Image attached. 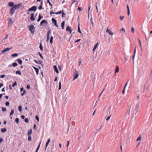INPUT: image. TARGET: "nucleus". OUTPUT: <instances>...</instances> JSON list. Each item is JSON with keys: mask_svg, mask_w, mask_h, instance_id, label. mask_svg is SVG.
<instances>
[{"mask_svg": "<svg viewBox=\"0 0 152 152\" xmlns=\"http://www.w3.org/2000/svg\"><path fill=\"white\" fill-rule=\"evenodd\" d=\"M29 30L31 33H34L35 31V27L33 25H31L28 26Z\"/></svg>", "mask_w": 152, "mask_h": 152, "instance_id": "f257e3e1", "label": "nucleus"}, {"mask_svg": "<svg viewBox=\"0 0 152 152\" xmlns=\"http://www.w3.org/2000/svg\"><path fill=\"white\" fill-rule=\"evenodd\" d=\"M79 75L78 72L77 71L76 69H75V72L74 73V77L72 80V81L74 80L77 79Z\"/></svg>", "mask_w": 152, "mask_h": 152, "instance_id": "f03ea898", "label": "nucleus"}, {"mask_svg": "<svg viewBox=\"0 0 152 152\" xmlns=\"http://www.w3.org/2000/svg\"><path fill=\"white\" fill-rule=\"evenodd\" d=\"M37 6H34L32 7L31 8L29 9L28 10V12H29L33 11H35L36 10H37Z\"/></svg>", "mask_w": 152, "mask_h": 152, "instance_id": "7ed1b4c3", "label": "nucleus"}, {"mask_svg": "<svg viewBox=\"0 0 152 152\" xmlns=\"http://www.w3.org/2000/svg\"><path fill=\"white\" fill-rule=\"evenodd\" d=\"M15 10L13 7L11 8L10 11V13L11 15L13 14Z\"/></svg>", "mask_w": 152, "mask_h": 152, "instance_id": "20e7f679", "label": "nucleus"}, {"mask_svg": "<svg viewBox=\"0 0 152 152\" xmlns=\"http://www.w3.org/2000/svg\"><path fill=\"white\" fill-rule=\"evenodd\" d=\"M106 31V32L108 33L110 35L112 36L113 34V33L110 30H109L108 28H107V29Z\"/></svg>", "mask_w": 152, "mask_h": 152, "instance_id": "39448f33", "label": "nucleus"}, {"mask_svg": "<svg viewBox=\"0 0 152 152\" xmlns=\"http://www.w3.org/2000/svg\"><path fill=\"white\" fill-rule=\"evenodd\" d=\"M47 23V22L46 20H43L41 22L40 24V26H42L43 24L45 23V24H46Z\"/></svg>", "mask_w": 152, "mask_h": 152, "instance_id": "423d86ee", "label": "nucleus"}, {"mask_svg": "<svg viewBox=\"0 0 152 152\" xmlns=\"http://www.w3.org/2000/svg\"><path fill=\"white\" fill-rule=\"evenodd\" d=\"M12 48H5L2 51V52L3 53H4V52H7V51H9L11 49H12Z\"/></svg>", "mask_w": 152, "mask_h": 152, "instance_id": "0eeeda50", "label": "nucleus"}, {"mask_svg": "<svg viewBox=\"0 0 152 152\" xmlns=\"http://www.w3.org/2000/svg\"><path fill=\"white\" fill-rule=\"evenodd\" d=\"M102 127V126L99 124H98L97 125V127L98 128L97 130V132H98L100 130Z\"/></svg>", "mask_w": 152, "mask_h": 152, "instance_id": "6e6552de", "label": "nucleus"}, {"mask_svg": "<svg viewBox=\"0 0 152 152\" xmlns=\"http://www.w3.org/2000/svg\"><path fill=\"white\" fill-rule=\"evenodd\" d=\"M34 68V69L35 70L36 72L37 73V75L39 73V69L38 68L36 67H35L32 66Z\"/></svg>", "mask_w": 152, "mask_h": 152, "instance_id": "1a4fd4ad", "label": "nucleus"}, {"mask_svg": "<svg viewBox=\"0 0 152 152\" xmlns=\"http://www.w3.org/2000/svg\"><path fill=\"white\" fill-rule=\"evenodd\" d=\"M66 31H69V32H70V33H71L72 32V30L70 28V27L69 26H68L66 28Z\"/></svg>", "mask_w": 152, "mask_h": 152, "instance_id": "9d476101", "label": "nucleus"}, {"mask_svg": "<svg viewBox=\"0 0 152 152\" xmlns=\"http://www.w3.org/2000/svg\"><path fill=\"white\" fill-rule=\"evenodd\" d=\"M20 5V4H19L17 5H15L14 6V7H13L15 8V9L16 10L18 8Z\"/></svg>", "mask_w": 152, "mask_h": 152, "instance_id": "9b49d317", "label": "nucleus"}, {"mask_svg": "<svg viewBox=\"0 0 152 152\" xmlns=\"http://www.w3.org/2000/svg\"><path fill=\"white\" fill-rule=\"evenodd\" d=\"M34 14L33 13H32L31 14V17H30V19L32 21H34L35 20V19L34 17Z\"/></svg>", "mask_w": 152, "mask_h": 152, "instance_id": "f8f14e48", "label": "nucleus"}, {"mask_svg": "<svg viewBox=\"0 0 152 152\" xmlns=\"http://www.w3.org/2000/svg\"><path fill=\"white\" fill-rule=\"evenodd\" d=\"M136 47H135V49H134V54H133V57H132V59L133 60V61H134V57H135V53H136Z\"/></svg>", "mask_w": 152, "mask_h": 152, "instance_id": "ddd939ff", "label": "nucleus"}, {"mask_svg": "<svg viewBox=\"0 0 152 152\" xmlns=\"http://www.w3.org/2000/svg\"><path fill=\"white\" fill-rule=\"evenodd\" d=\"M54 68L56 72L58 74V71L57 69V67L56 65L54 66Z\"/></svg>", "mask_w": 152, "mask_h": 152, "instance_id": "4468645a", "label": "nucleus"}, {"mask_svg": "<svg viewBox=\"0 0 152 152\" xmlns=\"http://www.w3.org/2000/svg\"><path fill=\"white\" fill-rule=\"evenodd\" d=\"M119 68L118 67V66H116L115 69V73L116 74V73H118L119 71Z\"/></svg>", "mask_w": 152, "mask_h": 152, "instance_id": "2eb2a0df", "label": "nucleus"}, {"mask_svg": "<svg viewBox=\"0 0 152 152\" xmlns=\"http://www.w3.org/2000/svg\"><path fill=\"white\" fill-rule=\"evenodd\" d=\"M8 5L10 7H13L14 4L13 2H9L8 4Z\"/></svg>", "mask_w": 152, "mask_h": 152, "instance_id": "dca6fc26", "label": "nucleus"}, {"mask_svg": "<svg viewBox=\"0 0 152 152\" xmlns=\"http://www.w3.org/2000/svg\"><path fill=\"white\" fill-rule=\"evenodd\" d=\"M43 18V16H41L40 14L39 15L38 18L37 20L38 22H39L40 20Z\"/></svg>", "mask_w": 152, "mask_h": 152, "instance_id": "f3484780", "label": "nucleus"}, {"mask_svg": "<svg viewBox=\"0 0 152 152\" xmlns=\"http://www.w3.org/2000/svg\"><path fill=\"white\" fill-rule=\"evenodd\" d=\"M77 31L80 34H82V32H81V30H80V24H79V23H78V28Z\"/></svg>", "mask_w": 152, "mask_h": 152, "instance_id": "a211bd4d", "label": "nucleus"}, {"mask_svg": "<svg viewBox=\"0 0 152 152\" xmlns=\"http://www.w3.org/2000/svg\"><path fill=\"white\" fill-rule=\"evenodd\" d=\"M98 42L94 46V48L93 49V50L94 51H94L97 48V47L98 46Z\"/></svg>", "mask_w": 152, "mask_h": 152, "instance_id": "6ab92c4d", "label": "nucleus"}, {"mask_svg": "<svg viewBox=\"0 0 152 152\" xmlns=\"http://www.w3.org/2000/svg\"><path fill=\"white\" fill-rule=\"evenodd\" d=\"M12 24V22L11 19H10L8 22V26H11Z\"/></svg>", "mask_w": 152, "mask_h": 152, "instance_id": "aec40b11", "label": "nucleus"}, {"mask_svg": "<svg viewBox=\"0 0 152 152\" xmlns=\"http://www.w3.org/2000/svg\"><path fill=\"white\" fill-rule=\"evenodd\" d=\"M34 61L37 64H41L42 63V61H41L39 60L38 61H37L36 60H34Z\"/></svg>", "mask_w": 152, "mask_h": 152, "instance_id": "412c9836", "label": "nucleus"}, {"mask_svg": "<svg viewBox=\"0 0 152 152\" xmlns=\"http://www.w3.org/2000/svg\"><path fill=\"white\" fill-rule=\"evenodd\" d=\"M50 139H48V141H47L46 143V147H45V149H46L47 147L48 146V144H49V142H50Z\"/></svg>", "mask_w": 152, "mask_h": 152, "instance_id": "4be33fe9", "label": "nucleus"}, {"mask_svg": "<svg viewBox=\"0 0 152 152\" xmlns=\"http://www.w3.org/2000/svg\"><path fill=\"white\" fill-rule=\"evenodd\" d=\"M7 131V129L6 128H4L3 129H1V131L2 132L4 133L5 132Z\"/></svg>", "mask_w": 152, "mask_h": 152, "instance_id": "5701e85b", "label": "nucleus"}, {"mask_svg": "<svg viewBox=\"0 0 152 152\" xmlns=\"http://www.w3.org/2000/svg\"><path fill=\"white\" fill-rule=\"evenodd\" d=\"M65 24V22L64 21H63L61 25V28L62 29H64V26Z\"/></svg>", "mask_w": 152, "mask_h": 152, "instance_id": "b1692460", "label": "nucleus"}, {"mask_svg": "<svg viewBox=\"0 0 152 152\" xmlns=\"http://www.w3.org/2000/svg\"><path fill=\"white\" fill-rule=\"evenodd\" d=\"M17 61H18V62L20 64H21L22 63V61L20 59H17Z\"/></svg>", "mask_w": 152, "mask_h": 152, "instance_id": "393cba45", "label": "nucleus"}, {"mask_svg": "<svg viewBox=\"0 0 152 152\" xmlns=\"http://www.w3.org/2000/svg\"><path fill=\"white\" fill-rule=\"evenodd\" d=\"M139 102H137L136 103V106H135V109L136 110H137V109L138 108V107L139 106Z\"/></svg>", "mask_w": 152, "mask_h": 152, "instance_id": "a878e982", "label": "nucleus"}, {"mask_svg": "<svg viewBox=\"0 0 152 152\" xmlns=\"http://www.w3.org/2000/svg\"><path fill=\"white\" fill-rule=\"evenodd\" d=\"M138 40L139 43V44L140 45V49H141V50H142V45H141V41H140V39L139 38L138 39Z\"/></svg>", "mask_w": 152, "mask_h": 152, "instance_id": "bb28decb", "label": "nucleus"}, {"mask_svg": "<svg viewBox=\"0 0 152 152\" xmlns=\"http://www.w3.org/2000/svg\"><path fill=\"white\" fill-rule=\"evenodd\" d=\"M41 142H40L36 150V152H37L39 148V147H40V144H41Z\"/></svg>", "mask_w": 152, "mask_h": 152, "instance_id": "cd10ccee", "label": "nucleus"}, {"mask_svg": "<svg viewBox=\"0 0 152 152\" xmlns=\"http://www.w3.org/2000/svg\"><path fill=\"white\" fill-rule=\"evenodd\" d=\"M32 133V129H30L28 132V135H31Z\"/></svg>", "mask_w": 152, "mask_h": 152, "instance_id": "c85d7f7f", "label": "nucleus"}, {"mask_svg": "<svg viewBox=\"0 0 152 152\" xmlns=\"http://www.w3.org/2000/svg\"><path fill=\"white\" fill-rule=\"evenodd\" d=\"M18 56V54L17 53H15V54H12V55H11V56L12 57H17Z\"/></svg>", "mask_w": 152, "mask_h": 152, "instance_id": "c756f323", "label": "nucleus"}, {"mask_svg": "<svg viewBox=\"0 0 152 152\" xmlns=\"http://www.w3.org/2000/svg\"><path fill=\"white\" fill-rule=\"evenodd\" d=\"M52 22L54 23H56L57 22L56 20L54 18H52Z\"/></svg>", "mask_w": 152, "mask_h": 152, "instance_id": "7c9ffc66", "label": "nucleus"}, {"mask_svg": "<svg viewBox=\"0 0 152 152\" xmlns=\"http://www.w3.org/2000/svg\"><path fill=\"white\" fill-rule=\"evenodd\" d=\"M15 73H16V74H18L19 75H21V72H20V71H19V70L16 71V72Z\"/></svg>", "mask_w": 152, "mask_h": 152, "instance_id": "2f4dec72", "label": "nucleus"}, {"mask_svg": "<svg viewBox=\"0 0 152 152\" xmlns=\"http://www.w3.org/2000/svg\"><path fill=\"white\" fill-rule=\"evenodd\" d=\"M127 14L128 15H129L130 14V11L129 10V7L128 5L127 6Z\"/></svg>", "mask_w": 152, "mask_h": 152, "instance_id": "473e14b6", "label": "nucleus"}, {"mask_svg": "<svg viewBox=\"0 0 152 152\" xmlns=\"http://www.w3.org/2000/svg\"><path fill=\"white\" fill-rule=\"evenodd\" d=\"M53 37L52 36H51L50 40V42L51 44H52L53 43Z\"/></svg>", "mask_w": 152, "mask_h": 152, "instance_id": "72a5a7b5", "label": "nucleus"}, {"mask_svg": "<svg viewBox=\"0 0 152 152\" xmlns=\"http://www.w3.org/2000/svg\"><path fill=\"white\" fill-rule=\"evenodd\" d=\"M12 65L14 67H15L18 65V64L16 62L13 63L12 64Z\"/></svg>", "mask_w": 152, "mask_h": 152, "instance_id": "f704fd0d", "label": "nucleus"}, {"mask_svg": "<svg viewBox=\"0 0 152 152\" xmlns=\"http://www.w3.org/2000/svg\"><path fill=\"white\" fill-rule=\"evenodd\" d=\"M47 2L48 3H49V4L51 6V7L52 8V7H53V5H52V4H51V3L50 2L49 0H47Z\"/></svg>", "mask_w": 152, "mask_h": 152, "instance_id": "c9c22d12", "label": "nucleus"}, {"mask_svg": "<svg viewBox=\"0 0 152 152\" xmlns=\"http://www.w3.org/2000/svg\"><path fill=\"white\" fill-rule=\"evenodd\" d=\"M28 135V140L29 141H31V135Z\"/></svg>", "mask_w": 152, "mask_h": 152, "instance_id": "e433bc0d", "label": "nucleus"}, {"mask_svg": "<svg viewBox=\"0 0 152 152\" xmlns=\"http://www.w3.org/2000/svg\"><path fill=\"white\" fill-rule=\"evenodd\" d=\"M22 107L21 106H20L18 107V109L19 110L20 112H21V111H22Z\"/></svg>", "mask_w": 152, "mask_h": 152, "instance_id": "4c0bfd02", "label": "nucleus"}, {"mask_svg": "<svg viewBox=\"0 0 152 152\" xmlns=\"http://www.w3.org/2000/svg\"><path fill=\"white\" fill-rule=\"evenodd\" d=\"M39 48L42 51L43 50V47H42V45L41 44V43H40V46H39Z\"/></svg>", "mask_w": 152, "mask_h": 152, "instance_id": "58836bf2", "label": "nucleus"}, {"mask_svg": "<svg viewBox=\"0 0 152 152\" xmlns=\"http://www.w3.org/2000/svg\"><path fill=\"white\" fill-rule=\"evenodd\" d=\"M61 88V82H59V90H60Z\"/></svg>", "mask_w": 152, "mask_h": 152, "instance_id": "ea45409f", "label": "nucleus"}, {"mask_svg": "<svg viewBox=\"0 0 152 152\" xmlns=\"http://www.w3.org/2000/svg\"><path fill=\"white\" fill-rule=\"evenodd\" d=\"M15 121L17 124L19 122V119L18 118H16L15 120Z\"/></svg>", "mask_w": 152, "mask_h": 152, "instance_id": "a19ab883", "label": "nucleus"}, {"mask_svg": "<svg viewBox=\"0 0 152 152\" xmlns=\"http://www.w3.org/2000/svg\"><path fill=\"white\" fill-rule=\"evenodd\" d=\"M35 118L37 120V121L38 122H39V117H38V115H37L36 116H35Z\"/></svg>", "mask_w": 152, "mask_h": 152, "instance_id": "79ce46f5", "label": "nucleus"}, {"mask_svg": "<svg viewBox=\"0 0 152 152\" xmlns=\"http://www.w3.org/2000/svg\"><path fill=\"white\" fill-rule=\"evenodd\" d=\"M5 105L6 106H9L10 105L9 102H7L5 103Z\"/></svg>", "mask_w": 152, "mask_h": 152, "instance_id": "37998d69", "label": "nucleus"}, {"mask_svg": "<svg viewBox=\"0 0 152 152\" xmlns=\"http://www.w3.org/2000/svg\"><path fill=\"white\" fill-rule=\"evenodd\" d=\"M14 113V110H12L11 111V112L10 114V115H11L13 114Z\"/></svg>", "mask_w": 152, "mask_h": 152, "instance_id": "c03bdc74", "label": "nucleus"}, {"mask_svg": "<svg viewBox=\"0 0 152 152\" xmlns=\"http://www.w3.org/2000/svg\"><path fill=\"white\" fill-rule=\"evenodd\" d=\"M62 12V11H60L58 12H57L55 13V14H56V15L61 14V13Z\"/></svg>", "mask_w": 152, "mask_h": 152, "instance_id": "a18cd8bd", "label": "nucleus"}, {"mask_svg": "<svg viewBox=\"0 0 152 152\" xmlns=\"http://www.w3.org/2000/svg\"><path fill=\"white\" fill-rule=\"evenodd\" d=\"M119 18H120V19L121 20V21H122V20L124 19V16H120Z\"/></svg>", "mask_w": 152, "mask_h": 152, "instance_id": "49530a36", "label": "nucleus"}, {"mask_svg": "<svg viewBox=\"0 0 152 152\" xmlns=\"http://www.w3.org/2000/svg\"><path fill=\"white\" fill-rule=\"evenodd\" d=\"M24 121L26 123H28V121H29L28 120V118H25V119H24Z\"/></svg>", "mask_w": 152, "mask_h": 152, "instance_id": "de8ad7c7", "label": "nucleus"}, {"mask_svg": "<svg viewBox=\"0 0 152 152\" xmlns=\"http://www.w3.org/2000/svg\"><path fill=\"white\" fill-rule=\"evenodd\" d=\"M17 85V83L16 82H15L12 85V87H14L15 86Z\"/></svg>", "mask_w": 152, "mask_h": 152, "instance_id": "09e8293b", "label": "nucleus"}, {"mask_svg": "<svg viewBox=\"0 0 152 152\" xmlns=\"http://www.w3.org/2000/svg\"><path fill=\"white\" fill-rule=\"evenodd\" d=\"M51 33V31L50 30H49L47 32V36H49V34L50 33Z\"/></svg>", "mask_w": 152, "mask_h": 152, "instance_id": "8fccbe9b", "label": "nucleus"}, {"mask_svg": "<svg viewBox=\"0 0 152 152\" xmlns=\"http://www.w3.org/2000/svg\"><path fill=\"white\" fill-rule=\"evenodd\" d=\"M62 17H65V14L63 12V10L62 11Z\"/></svg>", "mask_w": 152, "mask_h": 152, "instance_id": "3c124183", "label": "nucleus"}, {"mask_svg": "<svg viewBox=\"0 0 152 152\" xmlns=\"http://www.w3.org/2000/svg\"><path fill=\"white\" fill-rule=\"evenodd\" d=\"M1 109L3 111H6V108L5 107H2Z\"/></svg>", "mask_w": 152, "mask_h": 152, "instance_id": "603ef678", "label": "nucleus"}, {"mask_svg": "<svg viewBox=\"0 0 152 152\" xmlns=\"http://www.w3.org/2000/svg\"><path fill=\"white\" fill-rule=\"evenodd\" d=\"M26 93V91L25 90H23V92L22 93H21V95L22 96H23L24 95V94Z\"/></svg>", "mask_w": 152, "mask_h": 152, "instance_id": "864d4df0", "label": "nucleus"}, {"mask_svg": "<svg viewBox=\"0 0 152 152\" xmlns=\"http://www.w3.org/2000/svg\"><path fill=\"white\" fill-rule=\"evenodd\" d=\"M141 136H140L137 139V141H138V140H140L141 139Z\"/></svg>", "mask_w": 152, "mask_h": 152, "instance_id": "5fc2aeb1", "label": "nucleus"}, {"mask_svg": "<svg viewBox=\"0 0 152 152\" xmlns=\"http://www.w3.org/2000/svg\"><path fill=\"white\" fill-rule=\"evenodd\" d=\"M42 9V5H40L38 7V9L39 10H41Z\"/></svg>", "mask_w": 152, "mask_h": 152, "instance_id": "6e6d98bb", "label": "nucleus"}, {"mask_svg": "<svg viewBox=\"0 0 152 152\" xmlns=\"http://www.w3.org/2000/svg\"><path fill=\"white\" fill-rule=\"evenodd\" d=\"M131 31L133 33H134V29L133 27H132L131 28Z\"/></svg>", "mask_w": 152, "mask_h": 152, "instance_id": "4d7b16f0", "label": "nucleus"}, {"mask_svg": "<svg viewBox=\"0 0 152 152\" xmlns=\"http://www.w3.org/2000/svg\"><path fill=\"white\" fill-rule=\"evenodd\" d=\"M112 106H110V107H109V109H108V110H108V111H109V113H110V110L111 109H112Z\"/></svg>", "mask_w": 152, "mask_h": 152, "instance_id": "13d9d810", "label": "nucleus"}, {"mask_svg": "<svg viewBox=\"0 0 152 152\" xmlns=\"http://www.w3.org/2000/svg\"><path fill=\"white\" fill-rule=\"evenodd\" d=\"M5 75H2L0 76V77L1 78H3L5 76Z\"/></svg>", "mask_w": 152, "mask_h": 152, "instance_id": "bf43d9fd", "label": "nucleus"}, {"mask_svg": "<svg viewBox=\"0 0 152 152\" xmlns=\"http://www.w3.org/2000/svg\"><path fill=\"white\" fill-rule=\"evenodd\" d=\"M49 40V36H47V40L46 41L47 42H48Z\"/></svg>", "mask_w": 152, "mask_h": 152, "instance_id": "052dcab7", "label": "nucleus"}, {"mask_svg": "<svg viewBox=\"0 0 152 152\" xmlns=\"http://www.w3.org/2000/svg\"><path fill=\"white\" fill-rule=\"evenodd\" d=\"M39 55L40 57L42 58V59L43 58V57L42 56V54L39 53Z\"/></svg>", "mask_w": 152, "mask_h": 152, "instance_id": "680f3d73", "label": "nucleus"}, {"mask_svg": "<svg viewBox=\"0 0 152 152\" xmlns=\"http://www.w3.org/2000/svg\"><path fill=\"white\" fill-rule=\"evenodd\" d=\"M26 88L28 89H29L30 88V86L29 85H28L26 86Z\"/></svg>", "mask_w": 152, "mask_h": 152, "instance_id": "e2e57ef3", "label": "nucleus"}, {"mask_svg": "<svg viewBox=\"0 0 152 152\" xmlns=\"http://www.w3.org/2000/svg\"><path fill=\"white\" fill-rule=\"evenodd\" d=\"M50 14L51 15H52L53 14H55V13L53 12V11H50Z\"/></svg>", "mask_w": 152, "mask_h": 152, "instance_id": "0e129e2a", "label": "nucleus"}, {"mask_svg": "<svg viewBox=\"0 0 152 152\" xmlns=\"http://www.w3.org/2000/svg\"><path fill=\"white\" fill-rule=\"evenodd\" d=\"M110 117H111V116H110H110H108V117L107 118V119H106V121H108V120H109L110 119Z\"/></svg>", "mask_w": 152, "mask_h": 152, "instance_id": "69168bd1", "label": "nucleus"}, {"mask_svg": "<svg viewBox=\"0 0 152 152\" xmlns=\"http://www.w3.org/2000/svg\"><path fill=\"white\" fill-rule=\"evenodd\" d=\"M54 25L57 27H58V25L57 24V22L56 23H54Z\"/></svg>", "mask_w": 152, "mask_h": 152, "instance_id": "338daca9", "label": "nucleus"}, {"mask_svg": "<svg viewBox=\"0 0 152 152\" xmlns=\"http://www.w3.org/2000/svg\"><path fill=\"white\" fill-rule=\"evenodd\" d=\"M77 9L80 11H81L82 10L81 8L80 7H78Z\"/></svg>", "mask_w": 152, "mask_h": 152, "instance_id": "774afa93", "label": "nucleus"}]
</instances>
